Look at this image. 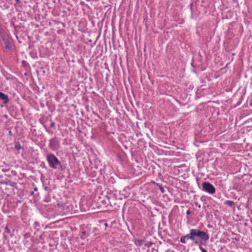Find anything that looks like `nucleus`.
I'll use <instances>...</instances> for the list:
<instances>
[{
  "label": "nucleus",
  "mask_w": 252,
  "mask_h": 252,
  "mask_svg": "<svg viewBox=\"0 0 252 252\" xmlns=\"http://www.w3.org/2000/svg\"><path fill=\"white\" fill-rule=\"evenodd\" d=\"M190 211H189V210H188L187 211V215H189V214H190Z\"/></svg>",
  "instance_id": "12"
},
{
  "label": "nucleus",
  "mask_w": 252,
  "mask_h": 252,
  "mask_svg": "<svg viewBox=\"0 0 252 252\" xmlns=\"http://www.w3.org/2000/svg\"><path fill=\"white\" fill-rule=\"evenodd\" d=\"M160 190H161L162 192H163L164 190H163V188H160Z\"/></svg>",
  "instance_id": "14"
},
{
  "label": "nucleus",
  "mask_w": 252,
  "mask_h": 252,
  "mask_svg": "<svg viewBox=\"0 0 252 252\" xmlns=\"http://www.w3.org/2000/svg\"><path fill=\"white\" fill-rule=\"evenodd\" d=\"M138 245L139 246H141L142 245V240H139L138 241Z\"/></svg>",
  "instance_id": "11"
},
{
  "label": "nucleus",
  "mask_w": 252,
  "mask_h": 252,
  "mask_svg": "<svg viewBox=\"0 0 252 252\" xmlns=\"http://www.w3.org/2000/svg\"><path fill=\"white\" fill-rule=\"evenodd\" d=\"M202 190L212 194L215 192L216 189L209 182H204L202 183Z\"/></svg>",
  "instance_id": "3"
},
{
  "label": "nucleus",
  "mask_w": 252,
  "mask_h": 252,
  "mask_svg": "<svg viewBox=\"0 0 252 252\" xmlns=\"http://www.w3.org/2000/svg\"><path fill=\"white\" fill-rule=\"evenodd\" d=\"M17 3L19 2V0H16Z\"/></svg>",
  "instance_id": "17"
},
{
  "label": "nucleus",
  "mask_w": 252,
  "mask_h": 252,
  "mask_svg": "<svg viewBox=\"0 0 252 252\" xmlns=\"http://www.w3.org/2000/svg\"><path fill=\"white\" fill-rule=\"evenodd\" d=\"M15 148L17 150H20L22 147L19 143H17L15 145Z\"/></svg>",
  "instance_id": "8"
},
{
  "label": "nucleus",
  "mask_w": 252,
  "mask_h": 252,
  "mask_svg": "<svg viewBox=\"0 0 252 252\" xmlns=\"http://www.w3.org/2000/svg\"><path fill=\"white\" fill-rule=\"evenodd\" d=\"M49 147L52 151L58 150L60 148V140L57 138L51 139L49 140Z\"/></svg>",
  "instance_id": "4"
},
{
  "label": "nucleus",
  "mask_w": 252,
  "mask_h": 252,
  "mask_svg": "<svg viewBox=\"0 0 252 252\" xmlns=\"http://www.w3.org/2000/svg\"><path fill=\"white\" fill-rule=\"evenodd\" d=\"M201 244H200L199 245H198V247H199V250L201 251V252H208L206 250H205L204 248H203L202 246H201Z\"/></svg>",
  "instance_id": "9"
},
{
  "label": "nucleus",
  "mask_w": 252,
  "mask_h": 252,
  "mask_svg": "<svg viewBox=\"0 0 252 252\" xmlns=\"http://www.w3.org/2000/svg\"><path fill=\"white\" fill-rule=\"evenodd\" d=\"M47 160L49 166L54 169H58L61 167V162L58 158L53 154H49L47 156Z\"/></svg>",
  "instance_id": "2"
},
{
  "label": "nucleus",
  "mask_w": 252,
  "mask_h": 252,
  "mask_svg": "<svg viewBox=\"0 0 252 252\" xmlns=\"http://www.w3.org/2000/svg\"><path fill=\"white\" fill-rule=\"evenodd\" d=\"M0 99L3 100L5 104H7L9 101V99L7 95L0 92Z\"/></svg>",
  "instance_id": "6"
},
{
  "label": "nucleus",
  "mask_w": 252,
  "mask_h": 252,
  "mask_svg": "<svg viewBox=\"0 0 252 252\" xmlns=\"http://www.w3.org/2000/svg\"><path fill=\"white\" fill-rule=\"evenodd\" d=\"M152 245V244H150L149 245V244H148V245H146L148 247H150L151 245Z\"/></svg>",
  "instance_id": "15"
},
{
  "label": "nucleus",
  "mask_w": 252,
  "mask_h": 252,
  "mask_svg": "<svg viewBox=\"0 0 252 252\" xmlns=\"http://www.w3.org/2000/svg\"><path fill=\"white\" fill-rule=\"evenodd\" d=\"M187 240L190 239L195 244H201L206 245L209 239V235L206 232L197 229H191L189 233L184 236Z\"/></svg>",
  "instance_id": "1"
},
{
  "label": "nucleus",
  "mask_w": 252,
  "mask_h": 252,
  "mask_svg": "<svg viewBox=\"0 0 252 252\" xmlns=\"http://www.w3.org/2000/svg\"><path fill=\"white\" fill-rule=\"evenodd\" d=\"M9 135H11V136L12 135V131H10V130L9 131Z\"/></svg>",
  "instance_id": "13"
},
{
  "label": "nucleus",
  "mask_w": 252,
  "mask_h": 252,
  "mask_svg": "<svg viewBox=\"0 0 252 252\" xmlns=\"http://www.w3.org/2000/svg\"><path fill=\"white\" fill-rule=\"evenodd\" d=\"M26 63V62L25 61H23V63Z\"/></svg>",
  "instance_id": "19"
},
{
  "label": "nucleus",
  "mask_w": 252,
  "mask_h": 252,
  "mask_svg": "<svg viewBox=\"0 0 252 252\" xmlns=\"http://www.w3.org/2000/svg\"><path fill=\"white\" fill-rule=\"evenodd\" d=\"M225 204L228 206L232 207L234 204V202L231 200H226L225 201Z\"/></svg>",
  "instance_id": "7"
},
{
  "label": "nucleus",
  "mask_w": 252,
  "mask_h": 252,
  "mask_svg": "<svg viewBox=\"0 0 252 252\" xmlns=\"http://www.w3.org/2000/svg\"><path fill=\"white\" fill-rule=\"evenodd\" d=\"M187 239L185 238L184 236L182 237L180 239V242L183 244H186L187 243Z\"/></svg>",
  "instance_id": "10"
},
{
  "label": "nucleus",
  "mask_w": 252,
  "mask_h": 252,
  "mask_svg": "<svg viewBox=\"0 0 252 252\" xmlns=\"http://www.w3.org/2000/svg\"><path fill=\"white\" fill-rule=\"evenodd\" d=\"M2 40L4 42L5 49L8 50H11L12 48V43L9 40V38L8 37L4 35L2 36Z\"/></svg>",
  "instance_id": "5"
},
{
  "label": "nucleus",
  "mask_w": 252,
  "mask_h": 252,
  "mask_svg": "<svg viewBox=\"0 0 252 252\" xmlns=\"http://www.w3.org/2000/svg\"><path fill=\"white\" fill-rule=\"evenodd\" d=\"M152 245V244H150L149 245V244H148V245H146L148 247H150L151 245Z\"/></svg>",
  "instance_id": "16"
},
{
  "label": "nucleus",
  "mask_w": 252,
  "mask_h": 252,
  "mask_svg": "<svg viewBox=\"0 0 252 252\" xmlns=\"http://www.w3.org/2000/svg\"><path fill=\"white\" fill-rule=\"evenodd\" d=\"M37 190V188H35L34 189V190H35V191H36V190Z\"/></svg>",
  "instance_id": "18"
}]
</instances>
